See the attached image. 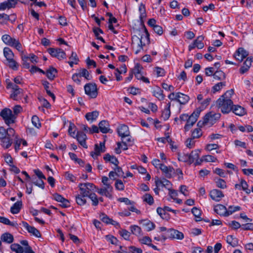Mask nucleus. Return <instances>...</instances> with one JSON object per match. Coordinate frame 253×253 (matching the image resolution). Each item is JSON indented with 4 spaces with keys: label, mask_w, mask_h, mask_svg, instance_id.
Wrapping results in <instances>:
<instances>
[{
    "label": "nucleus",
    "mask_w": 253,
    "mask_h": 253,
    "mask_svg": "<svg viewBox=\"0 0 253 253\" xmlns=\"http://www.w3.org/2000/svg\"><path fill=\"white\" fill-rule=\"evenodd\" d=\"M204 40V37L203 36L201 35L198 36L196 39L193 42L189 45V50L190 51L196 47L198 49H202L204 47V44L203 42Z\"/></svg>",
    "instance_id": "14"
},
{
    "label": "nucleus",
    "mask_w": 253,
    "mask_h": 253,
    "mask_svg": "<svg viewBox=\"0 0 253 253\" xmlns=\"http://www.w3.org/2000/svg\"><path fill=\"white\" fill-rule=\"evenodd\" d=\"M3 55L7 62L6 65L13 70H17L19 65L14 59V54L12 50L8 47H5L3 48Z\"/></svg>",
    "instance_id": "3"
},
{
    "label": "nucleus",
    "mask_w": 253,
    "mask_h": 253,
    "mask_svg": "<svg viewBox=\"0 0 253 253\" xmlns=\"http://www.w3.org/2000/svg\"><path fill=\"white\" fill-rule=\"evenodd\" d=\"M21 201H17L10 208V211L13 214L18 213L22 207Z\"/></svg>",
    "instance_id": "37"
},
{
    "label": "nucleus",
    "mask_w": 253,
    "mask_h": 253,
    "mask_svg": "<svg viewBox=\"0 0 253 253\" xmlns=\"http://www.w3.org/2000/svg\"><path fill=\"white\" fill-rule=\"evenodd\" d=\"M234 91L230 89L221 95L216 101V106L223 114L229 113L232 110L233 102L231 99Z\"/></svg>",
    "instance_id": "2"
},
{
    "label": "nucleus",
    "mask_w": 253,
    "mask_h": 253,
    "mask_svg": "<svg viewBox=\"0 0 253 253\" xmlns=\"http://www.w3.org/2000/svg\"><path fill=\"white\" fill-rule=\"evenodd\" d=\"M9 20V16L5 13L0 14V23L5 24Z\"/></svg>",
    "instance_id": "61"
},
{
    "label": "nucleus",
    "mask_w": 253,
    "mask_h": 253,
    "mask_svg": "<svg viewBox=\"0 0 253 253\" xmlns=\"http://www.w3.org/2000/svg\"><path fill=\"white\" fill-rule=\"evenodd\" d=\"M115 186L116 189L118 190L122 191L124 190L125 186L121 180H116Z\"/></svg>",
    "instance_id": "59"
},
{
    "label": "nucleus",
    "mask_w": 253,
    "mask_h": 253,
    "mask_svg": "<svg viewBox=\"0 0 253 253\" xmlns=\"http://www.w3.org/2000/svg\"><path fill=\"white\" fill-rule=\"evenodd\" d=\"M97 192L101 195L102 196H105L106 197L109 198V199H112V194L111 192L108 191L106 189H105L104 187L101 188H98Z\"/></svg>",
    "instance_id": "40"
},
{
    "label": "nucleus",
    "mask_w": 253,
    "mask_h": 253,
    "mask_svg": "<svg viewBox=\"0 0 253 253\" xmlns=\"http://www.w3.org/2000/svg\"><path fill=\"white\" fill-rule=\"evenodd\" d=\"M138 241L141 244L147 245L148 246L152 242V239L148 236H144L140 238Z\"/></svg>",
    "instance_id": "49"
},
{
    "label": "nucleus",
    "mask_w": 253,
    "mask_h": 253,
    "mask_svg": "<svg viewBox=\"0 0 253 253\" xmlns=\"http://www.w3.org/2000/svg\"><path fill=\"white\" fill-rule=\"evenodd\" d=\"M0 239L3 242L10 244L13 241V236L9 233H5L1 235Z\"/></svg>",
    "instance_id": "36"
},
{
    "label": "nucleus",
    "mask_w": 253,
    "mask_h": 253,
    "mask_svg": "<svg viewBox=\"0 0 253 253\" xmlns=\"http://www.w3.org/2000/svg\"><path fill=\"white\" fill-rule=\"evenodd\" d=\"M155 184L156 187H161V188H165L168 190L172 188V184L171 182L165 178H159L157 177L155 178Z\"/></svg>",
    "instance_id": "12"
},
{
    "label": "nucleus",
    "mask_w": 253,
    "mask_h": 253,
    "mask_svg": "<svg viewBox=\"0 0 253 253\" xmlns=\"http://www.w3.org/2000/svg\"><path fill=\"white\" fill-rule=\"evenodd\" d=\"M11 250L16 253H24V249L18 244H13L10 246Z\"/></svg>",
    "instance_id": "42"
},
{
    "label": "nucleus",
    "mask_w": 253,
    "mask_h": 253,
    "mask_svg": "<svg viewBox=\"0 0 253 253\" xmlns=\"http://www.w3.org/2000/svg\"><path fill=\"white\" fill-rule=\"evenodd\" d=\"M48 52L52 56L59 60L64 59L66 57L65 52L61 48H50L48 49Z\"/></svg>",
    "instance_id": "10"
},
{
    "label": "nucleus",
    "mask_w": 253,
    "mask_h": 253,
    "mask_svg": "<svg viewBox=\"0 0 253 253\" xmlns=\"http://www.w3.org/2000/svg\"><path fill=\"white\" fill-rule=\"evenodd\" d=\"M22 226L25 228L29 233L37 237H40L41 235L40 231L33 226H31L28 223L25 221L22 222Z\"/></svg>",
    "instance_id": "17"
},
{
    "label": "nucleus",
    "mask_w": 253,
    "mask_h": 253,
    "mask_svg": "<svg viewBox=\"0 0 253 253\" xmlns=\"http://www.w3.org/2000/svg\"><path fill=\"white\" fill-rule=\"evenodd\" d=\"M155 71L158 77H163L165 75L166 72L163 68L157 67L155 68Z\"/></svg>",
    "instance_id": "62"
},
{
    "label": "nucleus",
    "mask_w": 253,
    "mask_h": 253,
    "mask_svg": "<svg viewBox=\"0 0 253 253\" xmlns=\"http://www.w3.org/2000/svg\"><path fill=\"white\" fill-rule=\"evenodd\" d=\"M251 66V61L249 60V59H247L246 60L244 63V65L241 67L240 69V72L241 74H244L246 72H247L250 66Z\"/></svg>",
    "instance_id": "41"
},
{
    "label": "nucleus",
    "mask_w": 253,
    "mask_h": 253,
    "mask_svg": "<svg viewBox=\"0 0 253 253\" xmlns=\"http://www.w3.org/2000/svg\"><path fill=\"white\" fill-rule=\"evenodd\" d=\"M231 111L236 115L239 116H243L246 113L245 109L240 105H233Z\"/></svg>",
    "instance_id": "29"
},
{
    "label": "nucleus",
    "mask_w": 253,
    "mask_h": 253,
    "mask_svg": "<svg viewBox=\"0 0 253 253\" xmlns=\"http://www.w3.org/2000/svg\"><path fill=\"white\" fill-rule=\"evenodd\" d=\"M75 138H77L81 145L85 148H87V146L85 142L87 137L84 133L82 131H78L75 136Z\"/></svg>",
    "instance_id": "20"
},
{
    "label": "nucleus",
    "mask_w": 253,
    "mask_h": 253,
    "mask_svg": "<svg viewBox=\"0 0 253 253\" xmlns=\"http://www.w3.org/2000/svg\"><path fill=\"white\" fill-rule=\"evenodd\" d=\"M85 197H87L86 196H84L83 194H78L75 196L76 201L77 204L79 206H84L86 203V200L85 199Z\"/></svg>",
    "instance_id": "35"
},
{
    "label": "nucleus",
    "mask_w": 253,
    "mask_h": 253,
    "mask_svg": "<svg viewBox=\"0 0 253 253\" xmlns=\"http://www.w3.org/2000/svg\"><path fill=\"white\" fill-rule=\"evenodd\" d=\"M80 77H84L86 79L90 80V76L88 71L85 69H82L81 70V72L79 73Z\"/></svg>",
    "instance_id": "60"
},
{
    "label": "nucleus",
    "mask_w": 253,
    "mask_h": 253,
    "mask_svg": "<svg viewBox=\"0 0 253 253\" xmlns=\"http://www.w3.org/2000/svg\"><path fill=\"white\" fill-rule=\"evenodd\" d=\"M118 201L121 203H124L126 205L130 206L128 207V210L132 212H134L137 214H140L141 212L140 210L136 209L134 206V202L130 200L127 198H119Z\"/></svg>",
    "instance_id": "9"
},
{
    "label": "nucleus",
    "mask_w": 253,
    "mask_h": 253,
    "mask_svg": "<svg viewBox=\"0 0 253 253\" xmlns=\"http://www.w3.org/2000/svg\"><path fill=\"white\" fill-rule=\"evenodd\" d=\"M93 33L95 35L96 38L97 40L101 41L102 42H103L104 43L105 42L103 38L102 37L100 36V35H99L100 33H101V34L103 33V31L101 29H100L99 28H94L93 29Z\"/></svg>",
    "instance_id": "44"
},
{
    "label": "nucleus",
    "mask_w": 253,
    "mask_h": 253,
    "mask_svg": "<svg viewBox=\"0 0 253 253\" xmlns=\"http://www.w3.org/2000/svg\"><path fill=\"white\" fill-rule=\"evenodd\" d=\"M32 123L33 125L37 128L41 127V123L39 118L37 116H33L32 118Z\"/></svg>",
    "instance_id": "58"
},
{
    "label": "nucleus",
    "mask_w": 253,
    "mask_h": 253,
    "mask_svg": "<svg viewBox=\"0 0 253 253\" xmlns=\"http://www.w3.org/2000/svg\"><path fill=\"white\" fill-rule=\"evenodd\" d=\"M240 183L242 190L247 194H249L251 193V190L248 189V184L247 182L244 179H241Z\"/></svg>",
    "instance_id": "50"
},
{
    "label": "nucleus",
    "mask_w": 253,
    "mask_h": 253,
    "mask_svg": "<svg viewBox=\"0 0 253 253\" xmlns=\"http://www.w3.org/2000/svg\"><path fill=\"white\" fill-rule=\"evenodd\" d=\"M192 212L193 214V215L195 216L196 219L195 220L196 221H199L202 220V218L200 217L201 215V211L200 209L194 207L192 209Z\"/></svg>",
    "instance_id": "43"
},
{
    "label": "nucleus",
    "mask_w": 253,
    "mask_h": 253,
    "mask_svg": "<svg viewBox=\"0 0 253 253\" xmlns=\"http://www.w3.org/2000/svg\"><path fill=\"white\" fill-rule=\"evenodd\" d=\"M202 135V130L200 128H195L192 132V137L193 138H198Z\"/></svg>",
    "instance_id": "57"
},
{
    "label": "nucleus",
    "mask_w": 253,
    "mask_h": 253,
    "mask_svg": "<svg viewBox=\"0 0 253 253\" xmlns=\"http://www.w3.org/2000/svg\"><path fill=\"white\" fill-rule=\"evenodd\" d=\"M0 115L7 125L13 124L15 122L16 117L12 114V111L8 108L3 109L0 112Z\"/></svg>",
    "instance_id": "6"
},
{
    "label": "nucleus",
    "mask_w": 253,
    "mask_h": 253,
    "mask_svg": "<svg viewBox=\"0 0 253 253\" xmlns=\"http://www.w3.org/2000/svg\"><path fill=\"white\" fill-rule=\"evenodd\" d=\"M14 136H5L3 137V138H1V146L5 149L8 148L10 146H11V144L13 142L12 137H14Z\"/></svg>",
    "instance_id": "26"
},
{
    "label": "nucleus",
    "mask_w": 253,
    "mask_h": 253,
    "mask_svg": "<svg viewBox=\"0 0 253 253\" xmlns=\"http://www.w3.org/2000/svg\"><path fill=\"white\" fill-rule=\"evenodd\" d=\"M118 133L122 138L128 137L129 135L128 127L125 125H121L118 128Z\"/></svg>",
    "instance_id": "21"
},
{
    "label": "nucleus",
    "mask_w": 253,
    "mask_h": 253,
    "mask_svg": "<svg viewBox=\"0 0 253 253\" xmlns=\"http://www.w3.org/2000/svg\"><path fill=\"white\" fill-rule=\"evenodd\" d=\"M210 196L212 200L216 202H219L224 195L221 191L215 189L210 191Z\"/></svg>",
    "instance_id": "16"
},
{
    "label": "nucleus",
    "mask_w": 253,
    "mask_h": 253,
    "mask_svg": "<svg viewBox=\"0 0 253 253\" xmlns=\"http://www.w3.org/2000/svg\"><path fill=\"white\" fill-rule=\"evenodd\" d=\"M129 229L131 231V233L132 234H133L137 237H140L141 235H142V234H143L141 228L137 225H131L129 227Z\"/></svg>",
    "instance_id": "31"
},
{
    "label": "nucleus",
    "mask_w": 253,
    "mask_h": 253,
    "mask_svg": "<svg viewBox=\"0 0 253 253\" xmlns=\"http://www.w3.org/2000/svg\"><path fill=\"white\" fill-rule=\"evenodd\" d=\"M160 169L167 178H170L172 177V173L174 172V169L172 167L163 165L161 166Z\"/></svg>",
    "instance_id": "22"
},
{
    "label": "nucleus",
    "mask_w": 253,
    "mask_h": 253,
    "mask_svg": "<svg viewBox=\"0 0 253 253\" xmlns=\"http://www.w3.org/2000/svg\"><path fill=\"white\" fill-rule=\"evenodd\" d=\"M170 111L169 108H165L163 111L161 117L164 120H167L170 117Z\"/></svg>",
    "instance_id": "52"
},
{
    "label": "nucleus",
    "mask_w": 253,
    "mask_h": 253,
    "mask_svg": "<svg viewBox=\"0 0 253 253\" xmlns=\"http://www.w3.org/2000/svg\"><path fill=\"white\" fill-rule=\"evenodd\" d=\"M143 201L148 203L150 205H152L154 203V199L153 197L149 194H146L143 197Z\"/></svg>",
    "instance_id": "48"
},
{
    "label": "nucleus",
    "mask_w": 253,
    "mask_h": 253,
    "mask_svg": "<svg viewBox=\"0 0 253 253\" xmlns=\"http://www.w3.org/2000/svg\"><path fill=\"white\" fill-rule=\"evenodd\" d=\"M100 218L102 222L106 224H111L116 226L119 225V223L117 221H115L111 218H110L107 215H106L105 214H102L101 215H100Z\"/></svg>",
    "instance_id": "30"
},
{
    "label": "nucleus",
    "mask_w": 253,
    "mask_h": 253,
    "mask_svg": "<svg viewBox=\"0 0 253 253\" xmlns=\"http://www.w3.org/2000/svg\"><path fill=\"white\" fill-rule=\"evenodd\" d=\"M85 93L91 98H95L98 94L96 85L95 84L88 83L84 86Z\"/></svg>",
    "instance_id": "7"
},
{
    "label": "nucleus",
    "mask_w": 253,
    "mask_h": 253,
    "mask_svg": "<svg viewBox=\"0 0 253 253\" xmlns=\"http://www.w3.org/2000/svg\"><path fill=\"white\" fill-rule=\"evenodd\" d=\"M140 224L147 231H150L155 228V224L148 219H142L139 221Z\"/></svg>",
    "instance_id": "24"
},
{
    "label": "nucleus",
    "mask_w": 253,
    "mask_h": 253,
    "mask_svg": "<svg viewBox=\"0 0 253 253\" xmlns=\"http://www.w3.org/2000/svg\"><path fill=\"white\" fill-rule=\"evenodd\" d=\"M92 201V205L96 206L98 204L99 200L96 195L93 192L88 197Z\"/></svg>",
    "instance_id": "53"
},
{
    "label": "nucleus",
    "mask_w": 253,
    "mask_h": 253,
    "mask_svg": "<svg viewBox=\"0 0 253 253\" xmlns=\"http://www.w3.org/2000/svg\"><path fill=\"white\" fill-rule=\"evenodd\" d=\"M216 186L221 189H225L227 187V185L225 181L221 178H217L215 179Z\"/></svg>",
    "instance_id": "47"
},
{
    "label": "nucleus",
    "mask_w": 253,
    "mask_h": 253,
    "mask_svg": "<svg viewBox=\"0 0 253 253\" xmlns=\"http://www.w3.org/2000/svg\"><path fill=\"white\" fill-rule=\"evenodd\" d=\"M99 128L102 133H106L109 130V124L106 121H102L99 124Z\"/></svg>",
    "instance_id": "34"
},
{
    "label": "nucleus",
    "mask_w": 253,
    "mask_h": 253,
    "mask_svg": "<svg viewBox=\"0 0 253 253\" xmlns=\"http://www.w3.org/2000/svg\"><path fill=\"white\" fill-rule=\"evenodd\" d=\"M152 94L159 100H164L165 97L163 94V90L158 86H156L153 88Z\"/></svg>",
    "instance_id": "28"
},
{
    "label": "nucleus",
    "mask_w": 253,
    "mask_h": 253,
    "mask_svg": "<svg viewBox=\"0 0 253 253\" xmlns=\"http://www.w3.org/2000/svg\"><path fill=\"white\" fill-rule=\"evenodd\" d=\"M2 42L7 45L16 49L18 51L23 52L22 45L18 39L11 37L9 35H4L1 37Z\"/></svg>",
    "instance_id": "4"
},
{
    "label": "nucleus",
    "mask_w": 253,
    "mask_h": 253,
    "mask_svg": "<svg viewBox=\"0 0 253 253\" xmlns=\"http://www.w3.org/2000/svg\"><path fill=\"white\" fill-rule=\"evenodd\" d=\"M248 55V52L243 48H239L235 53L234 56L239 62H242Z\"/></svg>",
    "instance_id": "18"
},
{
    "label": "nucleus",
    "mask_w": 253,
    "mask_h": 253,
    "mask_svg": "<svg viewBox=\"0 0 253 253\" xmlns=\"http://www.w3.org/2000/svg\"><path fill=\"white\" fill-rule=\"evenodd\" d=\"M57 74V70L54 68L51 67L46 72V75L48 79L53 80Z\"/></svg>",
    "instance_id": "38"
},
{
    "label": "nucleus",
    "mask_w": 253,
    "mask_h": 253,
    "mask_svg": "<svg viewBox=\"0 0 253 253\" xmlns=\"http://www.w3.org/2000/svg\"><path fill=\"white\" fill-rule=\"evenodd\" d=\"M189 100V97L181 92H177V101L181 104H185Z\"/></svg>",
    "instance_id": "33"
},
{
    "label": "nucleus",
    "mask_w": 253,
    "mask_h": 253,
    "mask_svg": "<svg viewBox=\"0 0 253 253\" xmlns=\"http://www.w3.org/2000/svg\"><path fill=\"white\" fill-rule=\"evenodd\" d=\"M53 197L55 200L61 203L60 205L62 207L67 208L69 207L70 205L69 201L63 197L61 195L58 194H55L53 195Z\"/></svg>",
    "instance_id": "23"
},
{
    "label": "nucleus",
    "mask_w": 253,
    "mask_h": 253,
    "mask_svg": "<svg viewBox=\"0 0 253 253\" xmlns=\"http://www.w3.org/2000/svg\"><path fill=\"white\" fill-rule=\"evenodd\" d=\"M142 67L139 64L137 63L135 65L131 73H133V75H135L142 73Z\"/></svg>",
    "instance_id": "55"
},
{
    "label": "nucleus",
    "mask_w": 253,
    "mask_h": 253,
    "mask_svg": "<svg viewBox=\"0 0 253 253\" xmlns=\"http://www.w3.org/2000/svg\"><path fill=\"white\" fill-rule=\"evenodd\" d=\"M114 171L116 172L117 177H123L124 176V172L122 168L119 167L118 165L116 166V168L114 169Z\"/></svg>",
    "instance_id": "64"
},
{
    "label": "nucleus",
    "mask_w": 253,
    "mask_h": 253,
    "mask_svg": "<svg viewBox=\"0 0 253 253\" xmlns=\"http://www.w3.org/2000/svg\"><path fill=\"white\" fill-rule=\"evenodd\" d=\"M213 78L217 80H223L225 78V74L222 71H217L213 74Z\"/></svg>",
    "instance_id": "45"
},
{
    "label": "nucleus",
    "mask_w": 253,
    "mask_h": 253,
    "mask_svg": "<svg viewBox=\"0 0 253 253\" xmlns=\"http://www.w3.org/2000/svg\"><path fill=\"white\" fill-rule=\"evenodd\" d=\"M200 151L199 150H195L192 151V152L189 154L190 165L193 163L196 160H197L199 157Z\"/></svg>",
    "instance_id": "39"
},
{
    "label": "nucleus",
    "mask_w": 253,
    "mask_h": 253,
    "mask_svg": "<svg viewBox=\"0 0 253 253\" xmlns=\"http://www.w3.org/2000/svg\"><path fill=\"white\" fill-rule=\"evenodd\" d=\"M134 32L135 35L132 36V44L135 53L137 54L142 49L143 46L149 43V34L144 25Z\"/></svg>",
    "instance_id": "1"
},
{
    "label": "nucleus",
    "mask_w": 253,
    "mask_h": 253,
    "mask_svg": "<svg viewBox=\"0 0 253 253\" xmlns=\"http://www.w3.org/2000/svg\"><path fill=\"white\" fill-rule=\"evenodd\" d=\"M178 159L179 161L185 162L190 164V160L188 154H178Z\"/></svg>",
    "instance_id": "46"
},
{
    "label": "nucleus",
    "mask_w": 253,
    "mask_h": 253,
    "mask_svg": "<svg viewBox=\"0 0 253 253\" xmlns=\"http://www.w3.org/2000/svg\"><path fill=\"white\" fill-rule=\"evenodd\" d=\"M99 116V112L94 111L91 112L87 113L85 114V117L86 119L90 122H93L96 120Z\"/></svg>",
    "instance_id": "32"
},
{
    "label": "nucleus",
    "mask_w": 253,
    "mask_h": 253,
    "mask_svg": "<svg viewBox=\"0 0 253 253\" xmlns=\"http://www.w3.org/2000/svg\"><path fill=\"white\" fill-rule=\"evenodd\" d=\"M120 235L126 240H129L130 233L126 229H122L119 231Z\"/></svg>",
    "instance_id": "56"
},
{
    "label": "nucleus",
    "mask_w": 253,
    "mask_h": 253,
    "mask_svg": "<svg viewBox=\"0 0 253 253\" xmlns=\"http://www.w3.org/2000/svg\"><path fill=\"white\" fill-rule=\"evenodd\" d=\"M168 237L170 238L175 239L177 240H182L184 238V234L174 229H169L167 231Z\"/></svg>",
    "instance_id": "15"
},
{
    "label": "nucleus",
    "mask_w": 253,
    "mask_h": 253,
    "mask_svg": "<svg viewBox=\"0 0 253 253\" xmlns=\"http://www.w3.org/2000/svg\"><path fill=\"white\" fill-rule=\"evenodd\" d=\"M105 151V146L104 142H100L99 144H96L94 145V151L90 153V155L94 159H96L101 153Z\"/></svg>",
    "instance_id": "13"
},
{
    "label": "nucleus",
    "mask_w": 253,
    "mask_h": 253,
    "mask_svg": "<svg viewBox=\"0 0 253 253\" xmlns=\"http://www.w3.org/2000/svg\"><path fill=\"white\" fill-rule=\"evenodd\" d=\"M14 136L15 130L11 127L8 128L6 130L3 127H0V139L3 138L5 136Z\"/></svg>",
    "instance_id": "27"
},
{
    "label": "nucleus",
    "mask_w": 253,
    "mask_h": 253,
    "mask_svg": "<svg viewBox=\"0 0 253 253\" xmlns=\"http://www.w3.org/2000/svg\"><path fill=\"white\" fill-rule=\"evenodd\" d=\"M200 110L197 109L190 116H188L187 122L184 126L185 131H188L196 122L200 114Z\"/></svg>",
    "instance_id": "8"
},
{
    "label": "nucleus",
    "mask_w": 253,
    "mask_h": 253,
    "mask_svg": "<svg viewBox=\"0 0 253 253\" xmlns=\"http://www.w3.org/2000/svg\"><path fill=\"white\" fill-rule=\"evenodd\" d=\"M214 211L217 214L220 215L228 216V210L226 208L222 205L217 204L214 207Z\"/></svg>",
    "instance_id": "25"
},
{
    "label": "nucleus",
    "mask_w": 253,
    "mask_h": 253,
    "mask_svg": "<svg viewBox=\"0 0 253 253\" xmlns=\"http://www.w3.org/2000/svg\"><path fill=\"white\" fill-rule=\"evenodd\" d=\"M18 0H7L3 2L0 3V9H10L15 7Z\"/></svg>",
    "instance_id": "19"
},
{
    "label": "nucleus",
    "mask_w": 253,
    "mask_h": 253,
    "mask_svg": "<svg viewBox=\"0 0 253 253\" xmlns=\"http://www.w3.org/2000/svg\"><path fill=\"white\" fill-rule=\"evenodd\" d=\"M220 116L221 115L219 113L209 112L205 115L203 123L205 124L208 123L213 124L216 120L220 118Z\"/></svg>",
    "instance_id": "11"
},
{
    "label": "nucleus",
    "mask_w": 253,
    "mask_h": 253,
    "mask_svg": "<svg viewBox=\"0 0 253 253\" xmlns=\"http://www.w3.org/2000/svg\"><path fill=\"white\" fill-rule=\"evenodd\" d=\"M225 86V82H220L215 84L212 87V91L213 93L219 91L221 88Z\"/></svg>",
    "instance_id": "54"
},
{
    "label": "nucleus",
    "mask_w": 253,
    "mask_h": 253,
    "mask_svg": "<svg viewBox=\"0 0 253 253\" xmlns=\"http://www.w3.org/2000/svg\"><path fill=\"white\" fill-rule=\"evenodd\" d=\"M78 187L81 194L87 197L93 193L94 189L95 188L93 184L89 182L80 183Z\"/></svg>",
    "instance_id": "5"
},
{
    "label": "nucleus",
    "mask_w": 253,
    "mask_h": 253,
    "mask_svg": "<svg viewBox=\"0 0 253 253\" xmlns=\"http://www.w3.org/2000/svg\"><path fill=\"white\" fill-rule=\"evenodd\" d=\"M0 222L12 226H15L17 225L16 223L11 222L8 218L2 216H0Z\"/></svg>",
    "instance_id": "51"
},
{
    "label": "nucleus",
    "mask_w": 253,
    "mask_h": 253,
    "mask_svg": "<svg viewBox=\"0 0 253 253\" xmlns=\"http://www.w3.org/2000/svg\"><path fill=\"white\" fill-rule=\"evenodd\" d=\"M4 159L5 162L9 166H12L13 164V160L11 156L9 154L4 155Z\"/></svg>",
    "instance_id": "63"
}]
</instances>
